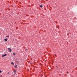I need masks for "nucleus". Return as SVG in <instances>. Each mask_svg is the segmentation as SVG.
<instances>
[{
	"instance_id": "obj_1",
	"label": "nucleus",
	"mask_w": 77,
	"mask_h": 77,
	"mask_svg": "<svg viewBox=\"0 0 77 77\" xmlns=\"http://www.w3.org/2000/svg\"><path fill=\"white\" fill-rule=\"evenodd\" d=\"M8 50H9V52H11V50L10 48H8Z\"/></svg>"
},
{
	"instance_id": "obj_2",
	"label": "nucleus",
	"mask_w": 77,
	"mask_h": 77,
	"mask_svg": "<svg viewBox=\"0 0 77 77\" xmlns=\"http://www.w3.org/2000/svg\"><path fill=\"white\" fill-rule=\"evenodd\" d=\"M7 55V54H5L4 55H3L2 56V57H5V56H6Z\"/></svg>"
},
{
	"instance_id": "obj_3",
	"label": "nucleus",
	"mask_w": 77,
	"mask_h": 77,
	"mask_svg": "<svg viewBox=\"0 0 77 77\" xmlns=\"http://www.w3.org/2000/svg\"><path fill=\"white\" fill-rule=\"evenodd\" d=\"M7 40H8V38H6V39H5V41L6 42L7 41Z\"/></svg>"
},
{
	"instance_id": "obj_4",
	"label": "nucleus",
	"mask_w": 77,
	"mask_h": 77,
	"mask_svg": "<svg viewBox=\"0 0 77 77\" xmlns=\"http://www.w3.org/2000/svg\"><path fill=\"white\" fill-rule=\"evenodd\" d=\"M43 7L42 5H40V7H41V8H42Z\"/></svg>"
},
{
	"instance_id": "obj_5",
	"label": "nucleus",
	"mask_w": 77,
	"mask_h": 77,
	"mask_svg": "<svg viewBox=\"0 0 77 77\" xmlns=\"http://www.w3.org/2000/svg\"><path fill=\"white\" fill-rule=\"evenodd\" d=\"M16 53H14L13 54L14 55V56H15V55H16Z\"/></svg>"
},
{
	"instance_id": "obj_6",
	"label": "nucleus",
	"mask_w": 77,
	"mask_h": 77,
	"mask_svg": "<svg viewBox=\"0 0 77 77\" xmlns=\"http://www.w3.org/2000/svg\"><path fill=\"white\" fill-rule=\"evenodd\" d=\"M11 64L12 65H14V63L13 62H12Z\"/></svg>"
},
{
	"instance_id": "obj_7",
	"label": "nucleus",
	"mask_w": 77,
	"mask_h": 77,
	"mask_svg": "<svg viewBox=\"0 0 77 77\" xmlns=\"http://www.w3.org/2000/svg\"><path fill=\"white\" fill-rule=\"evenodd\" d=\"M14 73L15 74H16V70H14Z\"/></svg>"
},
{
	"instance_id": "obj_8",
	"label": "nucleus",
	"mask_w": 77,
	"mask_h": 77,
	"mask_svg": "<svg viewBox=\"0 0 77 77\" xmlns=\"http://www.w3.org/2000/svg\"><path fill=\"white\" fill-rule=\"evenodd\" d=\"M14 67L15 68H17V66H14Z\"/></svg>"
},
{
	"instance_id": "obj_9",
	"label": "nucleus",
	"mask_w": 77,
	"mask_h": 77,
	"mask_svg": "<svg viewBox=\"0 0 77 77\" xmlns=\"http://www.w3.org/2000/svg\"><path fill=\"white\" fill-rule=\"evenodd\" d=\"M25 50H26V51H27V50H28V49H25Z\"/></svg>"
},
{
	"instance_id": "obj_10",
	"label": "nucleus",
	"mask_w": 77,
	"mask_h": 77,
	"mask_svg": "<svg viewBox=\"0 0 77 77\" xmlns=\"http://www.w3.org/2000/svg\"><path fill=\"white\" fill-rule=\"evenodd\" d=\"M10 73V72H8V75Z\"/></svg>"
},
{
	"instance_id": "obj_11",
	"label": "nucleus",
	"mask_w": 77,
	"mask_h": 77,
	"mask_svg": "<svg viewBox=\"0 0 77 77\" xmlns=\"http://www.w3.org/2000/svg\"><path fill=\"white\" fill-rule=\"evenodd\" d=\"M3 77V76H2V75H1L0 76V77Z\"/></svg>"
},
{
	"instance_id": "obj_12",
	"label": "nucleus",
	"mask_w": 77,
	"mask_h": 77,
	"mask_svg": "<svg viewBox=\"0 0 77 77\" xmlns=\"http://www.w3.org/2000/svg\"><path fill=\"white\" fill-rule=\"evenodd\" d=\"M2 71L1 70L0 71V73H1L2 72Z\"/></svg>"
},
{
	"instance_id": "obj_13",
	"label": "nucleus",
	"mask_w": 77,
	"mask_h": 77,
	"mask_svg": "<svg viewBox=\"0 0 77 77\" xmlns=\"http://www.w3.org/2000/svg\"><path fill=\"white\" fill-rule=\"evenodd\" d=\"M7 37H9V36H7Z\"/></svg>"
},
{
	"instance_id": "obj_14",
	"label": "nucleus",
	"mask_w": 77,
	"mask_h": 77,
	"mask_svg": "<svg viewBox=\"0 0 77 77\" xmlns=\"http://www.w3.org/2000/svg\"><path fill=\"white\" fill-rule=\"evenodd\" d=\"M1 40V38H0V40Z\"/></svg>"
}]
</instances>
